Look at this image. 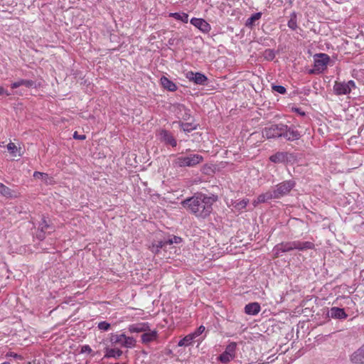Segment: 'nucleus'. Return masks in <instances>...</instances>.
Here are the masks:
<instances>
[{"mask_svg": "<svg viewBox=\"0 0 364 364\" xmlns=\"http://www.w3.org/2000/svg\"><path fill=\"white\" fill-rule=\"evenodd\" d=\"M181 127L182 129L186 132H190L191 131L196 129V127L191 123H182Z\"/></svg>", "mask_w": 364, "mask_h": 364, "instance_id": "nucleus-35", "label": "nucleus"}, {"mask_svg": "<svg viewBox=\"0 0 364 364\" xmlns=\"http://www.w3.org/2000/svg\"><path fill=\"white\" fill-rule=\"evenodd\" d=\"M205 326L201 325L194 332L191 333V334L193 336V337L195 339H196L205 331Z\"/></svg>", "mask_w": 364, "mask_h": 364, "instance_id": "nucleus-33", "label": "nucleus"}, {"mask_svg": "<svg viewBox=\"0 0 364 364\" xmlns=\"http://www.w3.org/2000/svg\"><path fill=\"white\" fill-rule=\"evenodd\" d=\"M6 358H13L14 359H16V360H23V358L22 355H18L14 352H8L6 354Z\"/></svg>", "mask_w": 364, "mask_h": 364, "instance_id": "nucleus-37", "label": "nucleus"}, {"mask_svg": "<svg viewBox=\"0 0 364 364\" xmlns=\"http://www.w3.org/2000/svg\"><path fill=\"white\" fill-rule=\"evenodd\" d=\"M73 137H74L75 139H80V140H84V139H85V138H86V137H85V135H83V134H82V135H78L77 132H75L74 133V134H73Z\"/></svg>", "mask_w": 364, "mask_h": 364, "instance_id": "nucleus-45", "label": "nucleus"}, {"mask_svg": "<svg viewBox=\"0 0 364 364\" xmlns=\"http://www.w3.org/2000/svg\"><path fill=\"white\" fill-rule=\"evenodd\" d=\"M160 82L164 89L170 92H174L177 90V85L165 76L161 77Z\"/></svg>", "mask_w": 364, "mask_h": 364, "instance_id": "nucleus-18", "label": "nucleus"}, {"mask_svg": "<svg viewBox=\"0 0 364 364\" xmlns=\"http://www.w3.org/2000/svg\"><path fill=\"white\" fill-rule=\"evenodd\" d=\"M160 140L166 144H169L173 147L176 146L177 141L172 134L166 130H161L159 133Z\"/></svg>", "mask_w": 364, "mask_h": 364, "instance_id": "nucleus-16", "label": "nucleus"}, {"mask_svg": "<svg viewBox=\"0 0 364 364\" xmlns=\"http://www.w3.org/2000/svg\"><path fill=\"white\" fill-rule=\"evenodd\" d=\"M186 77L197 85H205L208 81V77L200 73L188 72Z\"/></svg>", "mask_w": 364, "mask_h": 364, "instance_id": "nucleus-14", "label": "nucleus"}, {"mask_svg": "<svg viewBox=\"0 0 364 364\" xmlns=\"http://www.w3.org/2000/svg\"><path fill=\"white\" fill-rule=\"evenodd\" d=\"M123 354L122 350L117 348H107L105 349V358H119Z\"/></svg>", "mask_w": 364, "mask_h": 364, "instance_id": "nucleus-21", "label": "nucleus"}, {"mask_svg": "<svg viewBox=\"0 0 364 364\" xmlns=\"http://www.w3.org/2000/svg\"><path fill=\"white\" fill-rule=\"evenodd\" d=\"M97 327L100 330L107 331L110 328V324L107 321H101L98 323Z\"/></svg>", "mask_w": 364, "mask_h": 364, "instance_id": "nucleus-36", "label": "nucleus"}, {"mask_svg": "<svg viewBox=\"0 0 364 364\" xmlns=\"http://www.w3.org/2000/svg\"><path fill=\"white\" fill-rule=\"evenodd\" d=\"M262 16V14L258 12L252 14L247 20L246 21V26L252 27L255 25V21H258Z\"/></svg>", "mask_w": 364, "mask_h": 364, "instance_id": "nucleus-26", "label": "nucleus"}, {"mask_svg": "<svg viewBox=\"0 0 364 364\" xmlns=\"http://www.w3.org/2000/svg\"><path fill=\"white\" fill-rule=\"evenodd\" d=\"M237 348V343L235 342H231L229 343L225 351L219 356V360L223 363H227L235 358V351Z\"/></svg>", "mask_w": 364, "mask_h": 364, "instance_id": "nucleus-8", "label": "nucleus"}, {"mask_svg": "<svg viewBox=\"0 0 364 364\" xmlns=\"http://www.w3.org/2000/svg\"><path fill=\"white\" fill-rule=\"evenodd\" d=\"M49 228V225L47 223L45 218L42 219V221L39 224V228L42 232H46Z\"/></svg>", "mask_w": 364, "mask_h": 364, "instance_id": "nucleus-39", "label": "nucleus"}, {"mask_svg": "<svg viewBox=\"0 0 364 364\" xmlns=\"http://www.w3.org/2000/svg\"><path fill=\"white\" fill-rule=\"evenodd\" d=\"M168 244V242H166V240H161V241H159L156 245H153L152 246V251L153 252H159L160 249L166 247Z\"/></svg>", "mask_w": 364, "mask_h": 364, "instance_id": "nucleus-31", "label": "nucleus"}, {"mask_svg": "<svg viewBox=\"0 0 364 364\" xmlns=\"http://www.w3.org/2000/svg\"><path fill=\"white\" fill-rule=\"evenodd\" d=\"M7 149L13 156H16V152L17 151V147L14 143L10 142L9 144H8Z\"/></svg>", "mask_w": 364, "mask_h": 364, "instance_id": "nucleus-38", "label": "nucleus"}, {"mask_svg": "<svg viewBox=\"0 0 364 364\" xmlns=\"http://www.w3.org/2000/svg\"><path fill=\"white\" fill-rule=\"evenodd\" d=\"M294 241L282 242L275 245L272 250L274 257H278L281 253L287 252L294 250Z\"/></svg>", "mask_w": 364, "mask_h": 364, "instance_id": "nucleus-9", "label": "nucleus"}, {"mask_svg": "<svg viewBox=\"0 0 364 364\" xmlns=\"http://www.w3.org/2000/svg\"><path fill=\"white\" fill-rule=\"evenodd\" d=\"M260 310L261 307L257 302L250 303L245 307V312L248 315H257Z\"/></svg>", "mask_w": 364, "mask_h": 364, "instance_id": "nucleus-20", "label": "nucleus"}, {"mask_svg": "<svg viewBox=\"0 0 364 364\" xmlns=\"http://www.w3.org/2000/svg\"><path fill=\"white\" fill-rule=\"evenodd\" d=\"M158 331L156 330H151L150 326L147 331L144 332L141 336V341L144 344H149L158 339Z\"/></svg>", "mask_w": 364, "mask_h": 364, "instance_id": "nucleus-12", "label": "nucleus"}, {"mask_svg": "<svg viewBox=\"0 0 364 364\" xmlns=\"http://www.w3.org/2000/svg\"><path fill=\"white\" fill-rule=\"evenodd\" d=\"M5 95L6 96H9L11 95L7 90H6L3 87L0 85V95Z\"/></svg>", "mask_w": 364, "mask_h": 364, "instance_id": "nucleus-46", "label": "nucleus"}, {"mask_svg": "<svg viewBox=\"0 0 364 364\" xmlns=\"http://www.w3.org/2000/svg\"><path fill=\"white\" fill-rule=\"evenodd\" d=\"M292 111L297 113L298 114L301 115V116H304L305 115V112L300 108H298V107H293L292 108Z\"/></svg>", "mask_w": 364, "mask_h": 364, "instance_id": "nucleus-43", "label": "nucleus"}, {"mask_svg": "<svg viewBox=\"0 0 364 364\" xmlns=\"http://www.w3.org/2000/svg\"><path fill=\"white\" fill-rule=\"evenodd\" d=\"M355 87V83L353 80H348V82L336 81L333 89L336 95H344L350 94L351 90Z\"/></svg>", "mask_w": 364, "mask_h": 364, "instance_id": "nucleus-5", "label": "nucleus"}, {"mask_svg": "<svg viewBox=\"0 0 364 364\" xmlns=\"http://www.w3.org/2000/svg\"><path fill=\"white\" fill-rule=\"evenodd\" d=\"M287 154L285 152H277L269 157V160L273 163H282L287 159Z\"/></svg>", "mask_w": 364, "mask_h": 364, "instance_id": "nucleus-23", "label": "nucleus"}, {"mask_svg": "<svg viewBox=\"0 0 364 364\" xmlns=\"http://www.w3.org/2000/svg\"><path fill=\"white\" fill-rule=\"evenodd\" d=\"M92 351V348L89 345H84L81 347L80 349L81 353H90Z\"/></svg>", "mask_w": 364, "mask_h": 364, "instance_id": "nucleus-42", "label": "nucleus"}, {"mask_svg": "<svg viewBox=\"0 0 364 364\" xmlns=\"http://www.w3.org/2000/svg\"><path fill=\"white\" fill-rule=\"evenodd\" d=\"M110 342L113 345H118L125 348H134L136 346L137 341L133 336L122 333H112L110 336Z\"/></svg>", "mask_w": 364, "mask_h": 364, "instance_id": "nucleus-3", "label": "nucleus"}, {"mask_svg": "<svg viewBox=\"0 0 364 364\" xmlns=\"http://www.w3.org/2000/svg\"><path fill=\"white\" fill-rule=\"evenodd\" d=\"M1 364H11V363L9 362H4V363H2Z\"/></svg>", "mask_w": 364, "mask_h": 364, "instance_id": "nucleus-49", "label": "nucleus"}, {"mask_svg": "<svg viewBox=\"0 0 364 364\" xmlns=\"http://www.w3.org/2000/svg\"><path fill=\"white\" fill-rule=\"evenodd\" d=\"M150 324L148 322L132 323L128 326V331L131 333H144L149 330Z\"/></svg>", "mask_w": 364, "mask_h": 364, "instance_id": "nucleus-15", "label": "nucleus"}, {"mask_svg": "<svg viewBox=\"0 0 364 364\" xmlns=\"http://www.w3.org/2000/svg\"><path fill=\"white\" fill-rule=\"evenodd\" d=\"M35 82L31 80H20L11 85L12 89H16L20 86H25L26 87H31L34 86Z\"/></svg>", "mask_w": 364, "mask_h": 364, "instance_id": "nucleus-22", "label": "nucleus"}, {"mask_svg": "<svg viewBox=\"0 0 364 364\" xmlns=\"http://www.w3.org/2000/svg\"><path fill=\"white\" fill-rule=\"evenodd\" d=\"M294 250H298L300 251H304L306 250H312L314 248L315 245L313 242L309 241L301 242V241H294Z\"/></svg>", "mask_w": 364, "mask_h": 364, "instance_id": "nucleus-17", "label": "nucleus"}, {"mask_svg": "<svg viewBox=\"0 0 364 364\" xmlns=\"http://www.w3.org/2000/svg\"><path fill=\"white\" fill-rule=\"evenodd\" d=\"M329 314L331 317L333 318L344 319L348 316V315L344 311V309L338 307H332L330 309Z\"/></svg>", "mask_w": 364, "mask_h": 364, "instance_id": "nucleus-19", "label": "nucleus"}, {"mask_svg": "<svg viewBox=\"0 0 364 364\" xmlns=\"http://www.w3.org/2000/svg\"><path fill=\"white\" fill-rule=\"evenodd\" d=\"M264 55L265 58L267 60H273L275 56L274 52L272 50H266Z\"/></svg>", "mask_w": 364, "mask_h": 364, "instance_id": "nucleus-41", "label": "nucleus"}, {"mask_svg": "<svg viewBox=\"0 0 364 364\" xmlns=\"http://www.w3.org/2000/svg\"><path fill=\"white\" fill-rule=\"evenodd\" d=\"M166 242H168V245L172 244H178L182 241V239L180 237L178 236H172L171 237L168 239H166Z\"/></svg>", "mask_w": 364, "mask_h": 364, "instance_id": "nucleus-34", "label": "nucleus"}, {"mask_svg": "<svg viewBox=\"0 0 364 364\" xmlns=\"http://www.w3.org/2000/svg\"><path fill=\"white\" fill-rule=\"evenodd\" d=\"M272 89L280 94H284L286 92V88L282 85H274Z\"/></svg>", "mask_w": 364, "mask_h": 364, "instance_id": "nucleus-40", "label": "nucleus"}, {"mask_svg": "<svg viewBox=\"0 0 364 364\" xmlns=\"http://www.w3.org/2000/svg\"><path fill=\"white\" fill-rule=\"evenodd\" d=\"M330 62V57L325 53H319L314 55V69L318 73L324 71Z\"/></svg>", "mask_w": 364, "mask_h": 364, "instance_id": "nucleus-7", "label": "nucleus"}, {"mask_svg": "<svg viewBox=\"0 0 364 364\" xmlns=\"http://www.w3.org/2000/svg\"><path fill=\"white\" fill-rule=\"evenodd\" d=\"M195 338L193 337V336L190 333L186 336L183 338L179 341L178 343V346H190L193 341H194Z\"/></svg>", "mask_w": 364, "mask_h": 364, "instance_id": "nucleus-27", "label": "nucleus"}, {"mask_svg": "<svg viewBox=\"0 0 364 364\" xmlns=\"http://www.w3.org/2000/svg\"><path fill=\"white\" fill-rule=\"evenodd\" d=\"M249 203L248 199H243L242 200L237 201L235 203L234 208L236 210H241L246 208Z\"/></svg>", "mask_w": 364, "mask_h": 364, "instance_id": "nucleus-30", "label": "nucleus"}, {"mask_svg": "<svg viewBox=\"0 0 364 364\" xmlns=\"http://www.w3.org/2000/svg\"><path fill=\"white\" fill-rule=\"evenodd\" d=\"M215 196H208L201 193H197L192 197L188 198L181 202L182 205L199 218H206L212 210L213 205L216 201Z\"/></svg>", "mask_w": 364, "mask_h": 364, "instance_id": "nucleus-1", "label": "nucleus"}, {"mask_svg": "<svg viewBox=\"0 0 364 364\" xmlns=\"http://www.w3.org/2000/svg\"><path fill=\"white\" fill-rule=\"evenodd\" d=\"M349 359L353 364H364V344L355 350Z\"/></svg>", "mask_w": 364, "mask_h": 364, "instance_id": "nucleus-13", "label": "nucleus"}, {"mask_svg": "<svg viewBox=\"0 0 364 364\" xmlns=\"http://www.w3.org/2000/svg\"><path fill=\"white\" fill-rule=\"evenodd\" d=\"M41 180L46 185H52L55 183L54 178L46 173H44Z\"/></svg>", "mask_w": 364, "mask_h": 364, "instance_id": "nucleus-32", "label": "nucleus"}, {"mask_svg": "<svg viewBox=\"0 0 364 364\" xmlns=\"http://www.w3.org/2000/svg\"><path fill=\"white\" fill-rule=\"evenodd\" d=\"M0 194L6 197H12L13 191L9 187L0 183Z\"/></svg>", "mask_w": 364, "mask_h": 364, "instance_id": "nucleus-29", "label": "nucleus"}, {"mask_svg": "<svg viewBox=\"0 0 364 364\" xmlns=\"http://www.w3.org/2000/svg\"><path fill=\"white\" fill-rule=\"evenodd\" d=\"M274 199L273 197V194L272 190L267 191L266 193H262L258 196L257 201L262 203H266L270 200Z\"/></svg>", "mask_w": 364, "mask_h": 364, "instance_id": "nucleus-25", "label": "nucleus"}, {"mask_svg": "<svg viewBox=\"0 0 364 364\" xmlns=\"http://www.w3.org/2000/svg\"><path fill=\"white\" fill-rule=\"evenodd\" d=\"M282 136L288 141H294L299 139L301 136V134L294 127H288L286 125V129H284L282 133Z\"/></svg>", "mask_w": 364, "mask_h": 364, "instance_id": "nucleus-11", "label": "nucleus"}, {"mask_svg": "<svg viewBox=\"0 0 364 364\" xmlns=\"http://www.w3.org/2000/svg\"><path fill=\"white\" fill-rule=\"evenodd\" d=\"M203 338H204V337H203V338H200V339H198L197 341L201 342L203 340Z\"/></svg>", "mask_w": 364, "mask_h": 364, "instance_id": "nucleus-48", "label": "nucleus"}, {"mask_svg": "<svg viewBox=\"0 0 364 364\" xmlns=\"http://www.w3.org/2000/svg\"><path fill=\"white\" fill-rule=\"evenodd\" d=\"M284 129H286V124H272L262 130V136L267 139L281 137Z\"/></svg>", "mask_w": 364, "mask_h": 364, "instance_id": "nucleus-6", "label": "nucleus"}, {"mask_svg": "<svg viewBox=\"0 0 364 364\" xmlns=\"http://www.w3.org/2000/svg\"><path fill=\"white\" fill-rule=\"evenodd\" d=\"M203 161L201 155L193 154L188 156H181L176 157L173 161V166L176 168H182L186 166H195Z\"/></svg>", "mask_w": 364, "mask_h": 364, "instance_id": "nucleus-2", "label": "nucleus"}, {"mask_svg": "<svg viewBox=\"0 0 364 364\" xmlns=\"http://www.w3.org/2000/svg\"><path fill=\"white\" fill-rule=\"evenodd\" d=\"M44 173H45L40 172V171H35V172L33 173V177H34L35 178H39V179H41V177H43V176Z\"/></svg>", "mask_w": 364, "mask_h": 364, "instance_id": "nucleus-44", "label": "nucleus"}, {"mask_svg": "<svg viewBox=\"0 0 364 364\" xmlns=\"http://www.w3.org/2000/svg\"><path fill=\"white\" fill-rule=\"evenodd\" d=\"M259 203H261L257 201V198L252 201V204H253L254 207L257 206V205Z\"/></svg>", "mask_w": 364, "mask_h": 364, "instance_id": "nucleus-47", "label": "nucleus"}, {"mask_svg": "<svg viewBox=\"0 0 364 364\" xmlns=\"http://www.w3.org/2000/svg\"><path fill=\"white\" fill-rule=\"evenodd\" d=\"M114 364H127V363H116Z\"/></svg>", "mask_w": 364, "mask_h": 364, "instance_id": "nucleus-50", "label": "nucleus"}, {"mask_svg": "<svg viewBox=\"0 0 364 364\" xmlns=\"http://www.w3.org/2000/svg\"><path fill=\"white\" fill-rule=\"evenodd\" d=\"M295 186L296 182L294 180H287L278 183L272 189L273 197L274 199H279L288 195Z\"/></svg>", "mask_w": 364, "mask_h": 364, "instance_id": "nucleus-4", "label": "nucleus"}, {"mask_svg": "<svg viewBox=\"0 0 364 364\" xmlns=\"http://www.w3.org/2000/svg\"><path fill=\"white\" fill-rule=\"evenodd\" d=\"M287 26L292 30H296L297 28L296 14L293 12L290 15V18L288 21Z\"/></svg>", "mask_w": 364, "mask_h": 364, "instance_id": "nucleus-28", "label": "nucleus"}, {"mask_svg": "<svg viewBox=\"0 0 364 364\" xmlns=\"http://www.w3.org/2000/svg\"><path fill=\"white\" fill-rule=\"evenodd\" d=\"M191 23L204 33H208L211 30L210 25L203 18H192Z\"/></svg>", "mask_w": 364, "mask_h": 364, "instance_id": "nucleus-10", "label": "nucleus"}, {"mask_svg": "<svg viewBox=\"0 0 364 364\" xmlns=\"http://www.w3.org/2000/svg\"><path fill=\"white\" fill-rule=\"evenodd\" d=\"M168 16L183 23H187L188 21V15L183 12L170 13Z\"/></svg>", "mask_w": 364, "mask_h": 364, "instance_id": "nucleus-24", "label": "nucleus"}]
</instances>
